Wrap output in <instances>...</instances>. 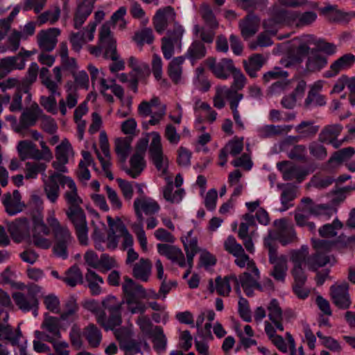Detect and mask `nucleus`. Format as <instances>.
<instances>
[{
    "label": "nucleus",
    "mask_w": 355,
    "mask_h": 355,
    "mask_svg": "<svg viewBox=\"0 0 355 355\" xmlns=\"http://www.w3.org/2000/svg\"><path fill=\"white\" fill-rule=\"evenodd\" d=\"M184 56H178L173 58L168 66V74L175 83H179L182 73V64L184 62Z\"/></svg>",
    "instance_id": "nucleus-46"
},
{
    "label": "nucleus",
    "mask_w": 355,
    "mask_h": 355,
    "mask_svg": "<svg viewBox=\"0 0 355 355\" xmlns=\"http://www.w3.org/2000/svg\"><path fill=\"white\" fill-rule=\"evenodd\" d=\"M343 227V223L336 218L331 223H327L321 226L318 230V233L322 238H332L337 235V231L341 230Z\"/></svg>",
    "instance_id": "nucleus-50"
},
{
    "label": "nucleus",
    "mask_w": 355,
    "mask_h": 355,
    "mask_svg": "<svg viewBox=\"0 0 355 355\" xmlns=\"http://www.w3.org/2000/svg\"><path fill=\"white\" fill-rule=\"evenodd\" d=\"M184 33L183 26L178 22H175L172 28L167 30L166 35L164 37L168 39L169 41L178 44V47L181 48L182 40Z\"/></svg>",
    "instance_id": "nucleus-54"
},
{
    "label": "nucleus",
    "mask_w": 355,
    "mask_h": 355,
    "mask_svg": "<svg viewBox=\"0 0 355 355\" xmlns=\"http://www.w3.org/2000/svg\"><path fill=\"white\" fill-rule=\"evenodd\" d=\"M206 53L204 43L199 40H196L191 44L184 57L189 59L193 64L196 61L203 58Z\"/></svg>",
    "instance_id": "nucleus-42"
},
{
    "label": "nucleus",
    "mask_w": 355,
    "mask_h": 355,
    "mask_svg": "<svg viewBox=\"0 0 355 355\" xmlns=\"http://www.w3.org/2000/svg\"><path fill=\"white\" fill-rule=\"evenodd\" d=\"M319 130V126L313 125L311 121H303L295 127V131L300 138H309L313 137Z\"/></svg>",
    "instance_id": "nucleus-52"
},
{
    "label": "nucleus",
    "mask_w": 355,
    "mask_h": 355,
    "mask_svg": "<svg viewBox=\"0 0 355 355\" xmlns=\"http://www.w3.org/2000/svg\"><path fill=\"white\" fill-rule=\"evenodd\" d=\"M152 263L148 259L141 258L134 264L132 275L137 279L147 282L151 275Z\"/></svg>",
    "instance_id": "nucleus-32"
},
{
    "label": "nucleus",
    "mask_w": 355,
    "mask_h": 355,
    "mask_svg": "<svg viewBox=\"0 0 355 355\" xmlns=\"http://www.w3.org/2000/svg\"><path fill=\"white\" fill-rule=\"evenodd\" d=\"M267 310L268 311V318L274 324L275 328L280 331L284 330L282 320H283V311L277 299H272L267 305Z\"/></svg>",
    "instance_id": "nucleus-30"
},
{
    "label": "nucleus",
    "mask_w": 355,
    "mask_h": 355,
    "mask_svg": "<svg viewBox=\"0 0 355 355\" xmlns=\"http://www.w3.org/2000/svg\"><path fill=\"white\" fill-rule=\"evenodd\" d=\"M60 34L58 28H50L46 31H41L38 35V45L40 48L46 52H50L54 49L58 42L57 37Z\"/></svg>",
    "instance_id": "nucleus-24"
},
{
    "label": "nucleus",
    "mask_w": 355,
    "mask_h": 355,
    "mask_svg": "<svg viewBox=\"0 0 355 355\" xmlns=\"http://www.w3.org/2000/svg\"><path fill=\"white\" fill-rule=\"evenodd\" d=\"M157 248L159 254L165 256L172 262L178 264L180 267L183 268L186 266L184 254L179 248L168 244L158 243Z\"/></svg>",
    "instance_id": "nucleus-21"
},
{
    "label": "nucleus",
    "mask_w": 355,
    "mask_h": 355,
    "mask_svg": "<svg viewBox=\"0 0 355 355\" xmlns=\"http://www.w3.org/2000/svg\"><path fill=\"white\" fill-rule=\"evenodd\" d=\"M122 290L124 295V304H127L129 311L132 314L143 315L146 310V306L140 301L142 298L137 294V291L133 286V280L128 277H125Z\"/></svg>",
    "instance_id": "nucleus-3"
},
{
    "label": "nucleus",
    "mask_w": 355,
    "mask_h": 355,
    "mask_svg": "<svg viewBox=\"0 0 355 355\" xmlns=\"http://www.w3.org/2000/svg\"><path fill=\"white\" fill-rule=\"evenodd\" d=\"M96 27V24L95 22H89L83 31L72 33L69 37L72 49L79 52L87 41H92L94 37Z\"/></svg>",
    "instance_id": "nucleus-18"
},
{
    "label": "nucleus",
    "mask_w": 355,
    "mask_h": 355,
    "mask_svg": "<svg viewBox=\"0 0 355 355\" xmlns=\"http://www.w3.org/2000/svg\"><path fill=\"white\" fill-rule=\"evenodd\" d=\"M288 162H279L277 164V168L282 173L283 179L286 181L296 180L297 182H302L307 175L308 173L296 165H291L286 167Z\"/></svg>",
    "instance_id": "nucleus-22"
},
{
    "label": "nucleus",
    "mask_w": 355,
    "mask_h": 355,
    "mask_svg": "<svg viewBox=\"0 0 355 355\" xmlns=\"http://www.w3.org/2000/svg\"><path fill=\"white\" fill-rule=\"evenodd\" d=\"M99 44L104 49L105 59H116V42L107 24H103L99 33Z\"/></svg>",
    "instance_id": "nucleus-13"
},
{
    "label": "nucleus",
    "mask_w": 355,
    "mask_h": 355,
    "mask_svg": "<svg viewBox=\"0 0 355 355\" xmlns=\"http://www.w3.org/2000/svg\"><path fill=\"white\" fill-rule=\"evenodd\" d=\"M354 62V55L352 53L345 54L330 65L329 69L324 73L323 76L328 78L334 77L340 72L350 68Z\"/></svg>",
    "instance_id": "nucleus-19"
},
{
    "label": "nucleus",
    "mask_w": 355,
    "mask_h": 355,
    "mask_svg": "<svg viewBox=\"0 0 355 355\" xmlns=\"http://www.w3.org/2000/svg\"><path fill=\"white\" fill-rule=\"evenodd\" d=\"M68 180H71V178L57 172H51L49 177L42 178L44 191L51 202H55L60 196L59 185L67 186Z\"/></svg>",
    "instance_id": "nucleus-6"
},
{
    "label": "nucleus",
    "mask_w": 355,
    "mask_h": 355,
    "mask_svg": "<svg viewBox=\"0 0 355 355\" xmlns=\"http://www.w3.org/2000/svg\"><path fill=\"white\" fill-rule=\"evenodd\" d=\"M330 293L333 303L340 309H348L352 300L349 293V284L346 282L335 284L330 287Z\"/></svg>",
    "instance_id": "nucleus-10"
},
{
    "label": "nucleus",
    "mask_w": 355,
    "mask_h": 355,
    "mask_svg": "<svg viewBox=\"0 0 355 355\" xmlns=\"http://www.w3.org/2000/svg\"><path fill=\"white\" fill-rule=\"evenodd\" d=\"M46 164L40 162H26L25 168V178L35 179L39 173H41L42 178H46L45 171L46 169Z\"/></svg>",
    "instance_id": "nucleus-47"
},
{
    "label": "nucleus",
    "mask_w": 355,
    "mask_h": 355,
    "mask_svg": "<svg viewBox=\"0 0 355 355\" xmlns=\"http://www.w3.org/2000/svg\"><path fill=\"white\" fill-rule=\"evenodd\" d=\"M8 231L13 239L19 241L28 234V222L26 218L16 219L8 225Z\"/></svg>",
    "instance_id": "nucleus-35"
},
{
    "label": "nucleus",
    "mask_w": 355,
    "mask_h": 355,
    "mask_svg": "<svg viewBox=\"0 0 355 355\" xmlns=\"http://www.w3.org/2000/svg\"><path fill=\"white\" fill-rule=\"evenodd\" d=\"M239 96H243L242 94L235 92L227 87H218L216 89V94L214 98V105L218 109H222L225 107V103L224 98H226L230 103L231 108V103L239 99Z\"/></svg>",
    "instance_id": "nucleus-26"
},
{
    "label": "nucleus",
    "mask_w": 355,
    "mask_h": 355,
    "mask_svg": "<svg viewBox=\"0 0 355 355\" xmlns=\"http://www.w3.org/2000/svg\"><path fill=\"white\" fill-rule=\"evenodd\" d=\"M293 126L290 125H266L257 129L258 135L261 138H269L291 131Z\"/></svg>",
    "instance_id": "nucleus-33"
},
{
    "label": "nucleus",
    "mask_w": 355,
    "mask_h": 355,
    "mask_svg": "<svg viewBox=\"0 0 355 355\" xmlns=\"http://www.w3.org/2000/svg\"><path fill=\"white\" fill-rule=\"evenodd\" d=\"M96 0H84L77 6L73 17V26L79 29L91 15Z\"/></svg>",
    "instance_id": "nucleus-25"
},
{
    "label": "nucleus",
    "mask_w": 355,
    "mask_h": 355,
    "mask_svg": "<svg viewBox=\"0 0 355 355\" xmlns=\"http://www.w3.org/2000/svg\"><path fill=\"white\" fill-rule=\"evenodd\" d=\"M274 225L276 227L274 236L283 245L294 242L296 240L297 236L294 227L286 219L282 218L275 220Z\"/></svg>",
    "instance_id": "nucleus-15"
},
{
    "label": "nucleus",
    "mask_w": 355,
    "mask_h": 355,
    "mask_svg": "<svg viewBox=\"0 0 355 355\" xmlns=\"http://www.w3.org/2000/svg\"><path fill=\"white\" fill-rule=\"evenodd\" d=\"M42 114V110L36 103L31 104L30 107H26L22 112L19 123L15 128V131L23 137H26L27 129L36 124Z\"/></svg>",
    "instance_id": "nucleus-8"
},
{
    "label": "nucleus",
    "mask_w": 355,
    "mask_h": 355,
    "mask_svg": "<svg viewBox=\"0 0 355 355\" xmlns=\"http://www.w3.org/2000/svg\"><path fill=\"white\" fill-rule=\"evenodd\" d=\"M266 62V59L261 54L255 53L251 55L248 60L243 61V67L246 73L251 78L257 77V72L259 71Z\"/></svg>",
    "instance_id": "nucleus-37"
},
{
    "label": "nucleus",
    "mask_w": 355,
    "mask_h": 355,
    "mask_svg": "<svg viewBox=\"0 0 355 355\" xmlns=\"http://www.w3.org/2000/svg\"><path fill=\"white\" fill-rule=\"evenodd\" d=\"M0 331L3 343L17 347L21 355H27L26 341L24 339L19 328L13 329L8 324H1L0 325Z\"/></svg>",
    "instance_id": "nucleus-7"
},
{
    "label": "nucleus",
    "mask_w": 355,
    "mask_h": 355,
    "mask_svg": "<svg viewBox=\"0 0 355 355\" xmlns=\"http://www.w3.org/2000/svg\"><path fill=\"white\" fill-rule=\"evenodd\" d=\"M308 248L302 246L300 250H294L291 254V261L294 266L302 267V263L306 264V259L309 257Z\"/></svg>",
    "instance_id": "nucleus-62"
},
{
    "label": "nucleus",
    "mask_w": 355,
    "mask_h": 355,
    "mask_svg": "<svg viewBox=\"0 0 355 355\" xmlns=\"http://www.w3.org/2000/svg\"><path fill=\"white\" fill-rule=\"evenodd\" d=\"M6 211L10 216H14L23 210L24 205L21 202V195L17 190L12 193H7L4 195L2 201Z\"/></svg>",
    "instance_id": "nucleus-27"
},
{
    "label": "nucleus",
    "mask_w": 355,
    "mask_h": 355,
    "mask_svg": "<svg viewBox=\"0 0 355 355\" xmlns=\"http://www.w3.org/2000/svg\"><path fill=\"white\" fill-rule=\"evenodd\" d=\"M115 336L119 342L120 348L124 351L125 355H136L141 353L142 347L146 350L150 349L146 339L141 338H132L129 331L125 329L116 330Z\"/></svg>",
    "instance_id": "nucleus-2"
},
{
    "label": "nucleus",
    "mask_w": 355,
    "mask_h": 355,
    "mask_svg": "<svg viewBox=\"0 0 355 355\" xmlns=\"http://www.w3.org/2000/svg\"><path fill=\"white\" fill-rule=\"evenodd\" d=\"M308 211L322 220L330 219L337 212V209L333 205L318 204L308 208Z\"/></svg>",
    "instance_id": "nucleus-40"
},
{
    "label": "nucleus",
    "mask_w": 355,
    "mask_h": 355,
    "mask_svg": "<svg viewBox=\"0 0 355 355\" xmlns=\"http://www.w3.org/2000/svg\"><path fill=\"white\" fill-rule=\"evenodd\" d=\"M297 17V12H289L284 8H274L272 12V19L264 21L263 26L267 31L270 32L272 34L275 35L276 33V31L270 30V26L272 23H275L276 24H280L284 23L289 24L291 21L295 20Z\"/></svg>",
    "instance_id": "nucleus-20"
},
{
    "label": "nucleus",
    "mask_w": 355,
    "mask_h": 355,
    "mask_svg": "<svg viewBox=\"0 0 355 355\" xmlns=\"http://www.w3.org/2000/svg\"><path fill=\"white\" fill-rule=\"evenodd\" d=\"M41 329L35 331V336L39 340L49 343L62 338L60 319L58 318L46 316L41 324Z\"/></svg>",
    "instance_id": "nucleus-5"
},
{
    "label": "nucleus",
    "mask_w": 355,
    "mask_h": 355,
    "mask_svg": "<svg viewBox=\"0 0 355 355\" xmlns=\"http://www.w3.org/2000/svg\"><path fill=\"white\" fill-rule=\"evenodd\" d=\"M133 207L138 220H143V213L146 215H153L158 212L160 207L157 201L146 197L137 198L133 203Z\"/></svg>",
    "instance_id": "nucleus-17"
},
{
    "label": "nucleus",
    "mask_w": 355,
    "mask_h": 355,
    "mask_svg": "<svg viewBox=\"0 0 355 355\" xmlns=\"http://www.w3.org/2000/svg\"><path fill=\"white\" fill-rule=\"evenodd\" d=\"M224 248L233 256L241 254L244 250L242 245L237 243L233 236H229L224 242Z\"/></svg>",
    "instance_id": "nucleus-64"
},
{
    "label": "nucleus",
    "mask_w": 355,
    "mask_h": 355,
    "mask_svg": "<svg viewBox=\"0 0 355 355\" xmlns=\"http://www.w3.org/2000/svg\"><path fill=\"white\" fill-rule=\"evenodd\" d=\"M184 248L187 254L189 269L183 275V279H187L191 273L193 263V258L199 251L197 239L191 237L187 238V241H184Z\"/></svg>",
    "instance_id": "nucleus-36"
},
{
    "label": "nucleus",
    "mask_w": 355,
    "mask_h": 355,
    "mask_svg": "<svg viewBox=\"0 0 355 355\" xmlns=\"http://www.w3.org/2000/svg\"><path fill=\"white\" fill-rule=\"evenodd\" d=\"M12 299L16 305L23 311H35L38 306V300L36 296L31 294L16 292L12 294Z\"/></svg>",
    "instance_id": "nucleus-28"
},
{
    "label": "nucleus",
    "mask_w": 355,
    "mask_h": 355,
    "mask_svg": "<svg viewBox=\"0 0 355 355\" xmlns=\"http://www.w3.org/2000/svg\"><path fill=\"white\" fill-rule=\"evenodd\" d=\"M175 17V12L171 6L159 9L153 19V24L157 33L159 35L163 34L169 24H173L176 22Z\"/></svg>",
    "instance_id": "nucleus-14"
},
{
    "label": "nucleus",
    "mask_w": 355,
    "mask_h": 355,
    "mask_svg": "<svg viewBox=\"0 0 355 355\" xmlns=\"http://www.w3.org/2000/svg\"><path fill=\"white\" fill-rule=\"evenodd\" d=\"M215 283L216 286L214 288L213 280L210 279L209 281V289L211 293L216 290L219 295L228 296L231 291V283L234 284L236 292L241 293L238 278L234 275L226 276L224 278L217 277L215 279Z\"/></svg>",
    "instance_id": "nucleus-16"
},
{
    "label": "nucleus",
    "mask_w": 355,
    "mask_h": 355,
    "mask_svg": "<svg viewBox=\"0 0 355 355\" xmlns=\"http://www.w3.org/2000/svg\"><path fill=\"white\" fill-rule=\"evenodd\" d=\"M148 338H152L154 349L158 353L165 352L167 345V338L164 334L162 327L155 326V332Z\"/></svg>",
    "instance_id": "nucleus-48"
},
{
    "label": "nucleus",
    "mask_w": 355,
    "mask_h": 355,
    "mask_svg": "<svg viewBox=\"0 0 355 355\" xmlns=\"http://www.w3.org/2000/svg\"><path fill=\"white\" fill-rule=\"evenodd\" d=\"M73 155V148L67 139L62 141L55 148V158L64 163H68L70 156Z\"/></svg>",
    "instance_id": "nucleus-53"
},
{
    "label": "nucleus",
    "mask_w": 355,
    "mask_h": 355,
    "mask_svg": "<svg viewBox=\"0 0 355 355\" xmlns=\"http://www.w3.org/2000/svg\"><path fill=\"white\" fill-rule=\"evenodd\" d=\"M65 214L67 218L73 224L80 244L87 245L88 241V227L86 215L83 208L67 209Z\"/></svg>",
    "instance_id": "nucleus-4"
},
{
    "label": "nucleus",
    "mask_w": 355,
    "mask_h": 355,
    "mask_svg": "<svg viewBox=\"0 0 355 355\" xmlns=\"http://www.w3.org/2000/svg\"><path fill=\"white\" fill-rule=\"evenodd\" d=\"M234 257H236L234 262L239 268H242L247 266L249 272L254 273L257 277L259 276V271L255 263L253 260L250 259L249 256L247 255L244 251L241 253V254Z\"/></svg>",
    "instance_id": "nucleus-57"
},
{
    "label": "nucleus",
    "mask_w": 355,
    "mask_h": 355,
    "mask_svg": "<svg viewBox=\"0 0 355 355\" xmlns=\"http://www.w3.org/2000/svg\"><path fill=\"white\" fill-rule=\"evenodd\" d=\"M47 223L52 229L55 241L72 243L73 236L67 226L62 225L53 216L47 218Z\"/></svg>",
    "instance_id": "nucleus-23"
},
{
    "label": "nucleus",
    "mask_w": 355,
    "mask_h": 355,
    "mask_svg": "<svg viewBox=\"0 0 355 355\" xmlns=\"http://www.w3.org/2000/svg\"><path fill=\"white\" fill-rule=\"evenodd\" d=\"M313 247L316 252L310 255L306 259V265L309 270L317 271L320 268L328 263L334 265L336 260L334 256L326 254L333 243L324 239H312Z\"/></svg>",
    "instance_id": "nucleus-1"
},
{
    "label": "nucleus",
    "mask_w": 355,
    "mask_h": 355,
    "mask_svg": "<svg viewBox=\"0 0 355 355\" xmlns=\"http://www.w3.org/2000/svg\"><path fill=\"white\" fill-rule=\"evenodd\" d=\"M39 67L36 62H32L27 71L26 76L23 79L21 85L19 86L23 88L25 93L28 94L29 87L36 81L38 75Z\"/></svg>",
    "instance_id": "nucleus-55"
},
{
    "label": "nucleus",
    "mask_w": 355,
    "mask_h": 355,
    "mask_svg": "<svg viewBox=\"0 0 355 355\" xmlns=\"http://www.w3.org/2000/svg\"><path fill=\"white\" fill-rule=\"evenodd\" d=\"M327 64V58L318 50H312L307 58L306 69L310 72H318Z\"/></svg>",
    "instance_id": "nucleus-31"
},
{
    "label": "nucleus",
    "mask_w": 355,
    "mask_h": 355,
    "mask_svg": "<svg viewBox=\"0 0 355 355\" xmlns=\"http://www.w3.org/2000/svg\"><path fill=\"white\" fill-rule=\"evenodd\" d=\"M206 64L214 76L220 79L226 80L230 77L236 68L233 61L229 58H223L217 62L214 58H209L206 60Z\"/></svg>",
    "instance_id": "nucleus-12"
},
{
    "label": "nucleus",
    "mask_w": 355,
    "mask_h": 355,
    "mask_svg": "<svg viewBox=\"0 0 355 355\" xmlns=\"http://www.w3.org/2000/svg\"><path fill=\"white\" fill-rule=\"evenodd\" d=\"M183 189H178L174 191V186L171 178H167V184L163 188L164 198L173 204L180 202L184 195Z\"/></svg>",
    "instance_id": "nucleus-43"
},
{
    "label": "nucleus",
    "mask_w": 355,
    "mask_h": 355,
    "mask_svg": "<svg viewBox=\"0 0 355 355\" xmlns=\"http://www.w3.org/2000/svg\"><path fill=\"white\" fill-rule=\"evenodd\" d=\"M260 20L253 14L248 15L243 19L239 21V28L241 35L245 39L254 35L259 29Z\"/></svg>",
    "instance_id": "nucleus-29"
},
{
    "label": "nucleus",
    "mask_w": 355,
    "mask_h": 355,
    "mask_svg": "<svg viewBox=\"0 0 355 355\" xmlns=\"http://www.w3.org/2000/svg\"><path fill=\"white\" fill-rule=\"evenodd\" d=\"M67 187L69 190L64 193V198L68 206L67 209L81 207L83 200L78 196L77 187L71 178L68 180Z\"/></svg>",
    "instance_id": "nucleus-38"
},
{
    "label": "nucleus",
    "mask_w": 355,
    "mask_h": 355,
    "mask_svg": "<svg viewBox=\"0 0 355 355\" xmlns=\"http://www.w3.org/2000/svg\"><path fill=\"white\" fill-rule=\"evenodd\" d=\"M123 304L124 299L120 301L113 295H109L102 301L103 308L110 313L107 327L115 328L121 325L122 322L121 310Z\"/></svg>",
    "instance_id": "nucleus-9"
},
{
    "label": "nucleus",
    "mask_w": 355,
    "mask_h": 355,
    "mask_svg": "<svg viewBox=\"0 0 355 355\" xmlns=\"http://www.w3.org/2000/svg\"><path fill=\"white\" fill-rule=\"evenodd\" d=\"M130 167L125 169L126 173L132 178H137L146 166L143 154L137 152L130 158Z\"/></svg>",
    "instance_id": "nucleus-44"
},
{
    "label": "nucleus",
    "mask_w": 355,
    "mask_h": 355,
    "mask_svg": "<svg viewBox=\"0 0 355 355\" xmlns=\"http://www.w3.org/2000/svg\"><path fill=\"white\" fill-rule=\"evenodd\" d=\"M153 139L150 144L149 153L156 168L166 173L167 159L164 158L161 137L157 132H152Z\"/></svg>",
    "instance_id": "nucleus-11"
},
{
    "label": "nucleus",
    "mask_w": 355,
    "mask_h": 355,
    "mask_svg": "<svg viewBox=\"0 0 355 355\" xmlns=\"http://www.w3.org/2000/svg\"><path fill=\"white\" fill-rule=\"evenodd\" d=\"M259 277H257L254 273L252 275L250 274L248 272H245L242 275L239 276L238 278L239 280V287L240 288V285L242 287L245 286H257V289L259 291H262L261 286L258 283V279Z\"/></svg>",
    "instance_id": "nucleus-59"
},
{
    "label": "nucleus",
    "mask_w": 355,
    "mask_h": 355,
    "mask_svg": "<svg viewBox=\"0 0 355 355\" xmlns=\"http://www.w3.org/2000/svg\"><path fill=\"white\" fill-rule=\"evenodd\" d=\"M287 257L285 255H280L279 261L270 263L273 266L270 272V275L276 281L284 283L287 275Z\"/></svg>",
    "instance_id": "nucleus-39"
},
{
    "label": "nucleus",
    "mask_w": 355,
    "mask_h": 355,
    "mask_svg": "<svg viewBox=\"0 0 355 355\" xmlns=\"http://www.w3.org/2000/svg\"><path fill=\"white\" fill-rule=\"evenodd\" d=\"M78 310V306L76 299L73 297H69L65 303L63 312L60 315V318L63 320H68L73 317Z\"/></svg>",
    "instance_id": "nucleus-63"
},
{
    "label": "nucleus",
    "mask_w": 355,
    "mask_h": 355,
    "mask_svg": "<svg viewBox=\"0 0 355 355\" xmlns=\"http://www.w3.org/2000/svg\"><path fill=\"white\" fill-rule=\"evenodd\" d=\"M134 40L140 46L144 44H152L154 41V35L152 29L146 28L141 31L137 32L134 36Z\"/></svg>",
    "instance_id": "nucleus-61"
},
{
    "label": "nucleus",
    "mask_w": 355,
    "mask_h": 355,
    "mask_svg": "<svg viewBox=\"0 0 355 355\" xmlns=\"http://www.w3.org/2000/svg\"><path fill=\"white\" fill-rule=\"evenodd\" d=\"M62 281L70 287H75L78 284L83 282V273L77 265L71 266L63 277Z\"/></svg>",
    "instance_id": "nucleus-45"
},
{
    "label": "nucleus",
    "mask_w": 355,
    "mask_h": 355,
    "mask_svg": "<svg viewBox=\"0 0 355 355\" xmlns=\"http://www.w3.org/2000/svg\"><path fill=\"white\" fill-rule=\"evenodd\" d=\"M132 139L128 137L119 138L115 141V152L121 162H125L131 149Z\"/></svg>",
    "instance_id": "nucleus-51"
},
{
    "label": "nucleus",
    "mask_w": 355,
    "mask_h": 355,
    "mask_svg": "<svg viewBox=\"0 0 355 355\" xmlns=\"http://www.w3.org/2000/svg\"><path fill=\"white\" fill-rule=\"evenodd\" d=\"M343 127L339 124L329 125L325 126L318 136V140L322 143L332 141L337 139L342 131Z\"/></svg>",
    "instance_id": "nucleus-49"
},
{
    "label": "nucleus",
    "mask_w": 355,
    "mask_h": 355,
    "mask_svg": "<svg viewBox=\"0 0 355 355\" xmlns=\"http://www.w3.org/2000/svg\"><path fill=\"white\" fill-rule=\"evenodd\" d=\"M82 335L91 347H98L102 340V333L94 324H89L85 327L83 330Z\"/></svg>",
    "instance_id": "nucleus-41"
},
{
    "label": "nucleus",
    "mask_w": 355,
    "mask_h": 355,
    "mask_svg": "<svg viewBox=\"0 0 355 355\" xmlns=\"http://www.w3.org/2000/svg\"><path fill=\"white\" fill-rule=\"evenodd\" d=\"M307 42L313 44L319 51H324L329 55L334 54L336 52V46L332 43H329L322 39H317L313 35H309Z\"/></svg>",
    "instance_id": "nucleus-58"
},
{
    "label": "nucleus",
    "mask_w": 355,
    "mask_h": 355,
    "mask_svg": "<svg viewBox=\"0 0 355 355\" xmlns=\"http://www.w3.org/2000/svg\"><path fill=\"white\" fill-rule=\"evenodd\" d=\"M200 14L205 23L211 29H216L218 26V23L216 17L209 5L202 3L199 9Z\"/></svg>",
    "instance_id": "nucleus-56"
},
{
    "label": "nucleus",
    "mask_w": 355,
    "mask_h": 355,
    "mask_svg": "<svg viewBox=\"0 0 355 355\" xmlns=\"http://www.w3.org/2000/svg\"><path fill=\"white\" fill-rule=\"evenodd\" d=\"M136 323L139 326L141 331L146 336L149 337L155 332V326L153 325L148 316L146 315L139 316Z\"/></svg>",
    "instance_id": "nucleus-60"
},
{
    "label": "nucleus",
    "mask_w": 355,
    "mask_h": 355,
    "mask_svg": "<svg viewBox=\"0 0 355 355\" xmlns=\"http://www.w3.org/2000/svg\"><path fill=\"white\" fill-rule=\"evenodd\" d=\"M19 58L9 56L0 60V78H3L15 69H24L23 61L18 62Z\"/></svg>",
    "instance_id": "nucleus-34"
}]
</instances>
